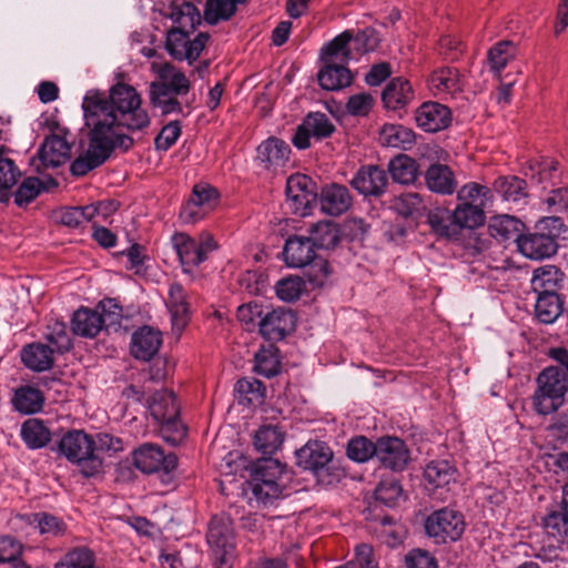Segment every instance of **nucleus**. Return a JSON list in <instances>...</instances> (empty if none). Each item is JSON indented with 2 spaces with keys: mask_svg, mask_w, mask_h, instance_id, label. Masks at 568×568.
<instances>
[{
  "mask_svg": "<svg viewBox=\"0 0 568 568\" xmlns=\"http://www.w3.org/2000/svg\"><path fill=\"white\" fill-rule=\"evenodd\" d=\"M29 524L34 526L38 529L40 535L45 538H55L63 536L67 531L65 523L49 513H36L31 514L29 517Z\"/></svg>",
  "mask_w": 568,
  "mask_h": 568,
  "instance_id": "49",
  "label": "nucleus"
},
{
  "mask_svg": "<svg viewBox=\"0 0 568 568\" xmlns=\"http://www.w3.org/2000/svg\"><path fill=\"white\" fill-rule=\"evenodd\" d=\"M378 141L383 146L405 150L415 143V133L399 124H385L379 131Z\"/></svg>",
  "mask_w": 568,
  "mask_h": 568,
  "instance_id": "40",
  "label": "nucleus"
},
{
  "mask_svg": "<svg viewBox=\"0 0 568 568\" xmlns=\"http://www.w3.org/2000/svg\"><path fill=\"white\" fill-rule=\"evenodd\" d=\"M281 361L278 348L274 345L262 347L255 354L254 371L267 378L273 377L280 373Z\"/></svg>",
  "mask_w": 568,
  "mask_h": 568,
  "instance_id": "50",
  "label": "nucleus"
},
{
  "mask_svg": "<svg viewBox=\"0 0 568 568\" xmlns=\"http://www.w3.org/2000/svg\"><path fill=\"white\" fill-rule=\"evenodd\" d=\"M324 68L318 72L320 85L327 91L341 90L352 82V75L345 64L324 61Z\"/></svg>",
  "mask_w": 568,
  "mask_h": 568,
  "instance_id": "31",
  "label": "nucleus"
},
{
  "mask_svg": "<svg viewBox=\"0 0 568 568\" xmlns=\"http://www.w3.org/2000/svg\"><path fill=\"white\" fill-rule=\"evenodd\" d=\"M352 205V196L346 186L331 184L325 186L321 193L322 211L332 216L345 213Z\"/></svg>",
  "mask_w": 568,
  "mask_h": 568,
  "instance_id": "25",
  "label": "nucleus"
},
{
  "mask_svg": "<svg viewBox=\"0 0 568 568\" xmlns=\"http://www.w3.org/2000/svg\"><path fill=\"white\" fill-rule=\"evenodd\" d=\"M393 206L398 214L405 217L418 213L424 207L422 196L415 192H406L395 197Z\"/></svg>",
  "mask_w": 568,
  "mask_h": 568,
  "instance_id": "63",
  "label": "nucleus"
},
{
  "mask_svg": "<svg viewBox=\"0 0 568 568\" xmlns=\"http://www.w3.org/2000/svg\"><path fill=\"white\" fill-rule=\"evenodd\" d=\"M417 126L425 132H438L452 122L449 108L438 102H425L415 112Z\"/></svg>",
  "mask_w": 568,
  "mask_h": 568,
  "instance_id": "16",
  "label": "nucleus"
},
{
  "mask_svg": "<svg viewBox=\"0 0 568 568\" xmlns=\"http://www.w3.org/2000/svg\"><path fill=\"white\" fill-rule=\"evenodd\" d=\"M172 246L185 273L202 264L207 255L216 248V243L210 233H201L196 239L181 232L175 233Z\"/></svg>",
  "mask_w": 568,
  "mask_h": 568,
  "instance_id": "6",
  "label": "nucleus"
},
{
  "mask_svg": "<svg viewBox=\"0 0 568 568\" xmlns=\"http://www.w3.org/2000/svg\"><path fill=\"white\" fill-rule=\"evenodd\" d=\"M516 51L515 44L510 41H500L496 43L488 51V63L490 70L499 77L508 62L515 58Z\"/></svg>",
  "mask_w": 568,
  "mask_h": 568,
  "instance_id": "53",
  "label": "nucleus"
},
{
  "mask_svg": "<svg viewBox=\"0 0 568 568\" xmlns=\"http://www.w3.org/2000/svg\"><path fill=\"white\" fill-rule=\"evenodd\" d=\"M219 193L210 185H195L187 203L181 210V219L185 223H194L203 219L217 203Z\"/></svg>",
  "mask_w": 568,
  "mask_h": 568,
  "instance_id": "11",
  "label": "nucleus"
},
{
  "mask_svg": "<svg viewBox=\"0 0 568 568\" xmlns=\"http://www.w3.org/2000/svg\"><path fill=\"white\" fill-rule=\"evenodd\" d=\"M234 539L235 535L231 517L225 514L213 516L206 535V540L211 549L214 552L233 555Z\"/></svg>",
  "mask_w": 568,
  "mask_h": 568,
  "instance_id": "12",
  "label": "nucleus"
},
{
  "mask_svg": "<svg viewBox=\"0 0 568 568\" xmlns=\"http://www.w3.org/2000/svg\"><path fill=\"white\" fill-rule=\"evenodd\" d=\"M286 202L292 212L298 215H307L312 203L316 200L315 185L304 174H293L286 181Z\"/></svg>",
  "mask_w": 568,
  "mask_h": 568,
  "instance_id": "9",
  "label": "nucleus"
},
{
  "mask_svg": "<svg viewBox=\"0 0 568 568\" xmlns=\"http://www.w3.org/2000/svg\"><path fill=\"white\" fill-rule=\"evenodd\" d=\"M494 190L504 201L520 203L527 197L526 181L518 176H500L494 182Z\"/></svg>",
  "mask_w": 568,
  "mask_h": 568,
  "instance_id": "48",
  "label": "nucleus"
},
{
  "mask_svg": "<svg viewBox=\"0 0 568 568\" xmlns=\"http://www.w3.org/2000/svg\"><path fill=\"white\" fill-rule=\"evenodd\" d=\"M376 500L394 507L403 498V488L397 479H383L375 489Z\"/></svg>",
  "mask_w": 568,
  "mask_h": 568,
  "instance_id": "59",
  "label": "nucleus"
},
{
  "mask_svg": "<svg viewBox=\"0 0 568 568\" xmlns=\"http://www.w3.org/2000/svg\"><path fill=\"white\" fill-rule=\"evenodd\" d=\"M115 211L113 203L99 202L88 206H74L63 210L60 214V221L69 227H78L85 222L92 221L95 216L103 215Z\"/></svg>",
  "mask_w": 568,
  "mask_h": 568,
  "instance_id": "21",
  "label": "nucleus"
},
{
  "mask_svg": "<svg viewBox=\"0 0 568 568\" xmlns=\"http://www.w3.org/2000/svg\"><path fill=\"white\" fill-rule=\"evenodd\" d=\"M162 344L161 332L150 326L135 331L131 338V354L142 361H150Z\"/></svg>",
  "mask_w": 568,
  "mask_h": 568,
  "instance_id": "20",
  "label": "nucleus"
},
{
  "mask_svg": "<svg viewBox=\"0 0 568 568\" xmlns=\"http://www.w3.org/2000/svg\"><path fill=\"white\" fill-rule=\"evenodd\" d=\"M353 32L346 30L322 48L323 61L347 64L353 59Z\"/></svg>",
  "mask_w": 568,
  "mask_h": 568,
  "instance_id": "33",
  "label": "nucleus"
},
{
  "mask_svg": "<svg viewBox=\"0 0 568 568\" xmlns=\"http://www.w3.org/2000/svg\"><path fill=\"white\" fill-rule=\"evenodd\" d=\"M335 125L329 118L322 112H311L296 128L292 143L300 150L308 149L312 144V139L320 141L333 134Z\"/></svg>",
  "mask_w": 568,
  "mask_h": 568,
  "instance_id": "8",
  "label": "nucleus"
},
{
  "mask_svg": "<svg viewBox=\"0 0 568 568\" xmlns=\"http://www.w3.org/2000/svg\"><path fill=\"white\" fill-rule=\"evenodd\" d=\"M428 224L434 233L458 240L463 230H474L485 224L486 215L481 209L457 204L453 211L436 209L428 214Z\"/></svg>",
  "mask_w": 568,
  "mask_h": 568,
  "instance_id": "2",
  "label": "nucleus"
},
{
  "mask_svg": "<svg viewBox=\"0 0 568 568\" xmlns=\"http://www.w3.org/2000/svg\"><path fill=\"white\" fill-rule=\"evenodd\" d=\"M426 534L438 544L458 540L465 530L462 513L444 507L433 511L425 520Z\"/></svg>",
  "mask_w": 568,
  "mask_h": 568,
  "instance_id": "7",
  "label": "nucleus"
},
{
  "mask_svg": "<svg viewBox=\"0 0 568 568\" xmlns=\"http://www.w3.org/2000/svg\"><path fill=\"white\" fill-rule=\"evenodd\" d=\"M149 409L168 442L178 444L185 437L186 428L179 419L180 409L172 392L162 389L154 393Z\"/></svg>",
  "mask_w": 568,
  "mask_h": 568,
  "instance_id": "5",
  "label": "nucleus"
},
{
  "mask_svg": "<svg viewBox=\"0 0 568 568\" xmlns=\"http://www.w3.org/2000/svg\"><path fill=\"white\" fill-rule=\"evenodd\" d=\"M386 172L377 165L362 166L351 181L352 186L365 196H379L387 187Z\"/></svg>",
  "mask_w": 568,
  "mask_h": 568,
  "instance_id": "15",
  "label": "nucleus"
},
{
  "mask_svg": "<svg viewBox=\"0 0 568 568\" xmlns=\"http://www.w3.org/2000/svg\"><path fill=\"white\" fill-rule=\"evenodd\" d=\"M424 478L432 491L439 488L449 490V486L457 480V469L448 460H432L424 469Z\"/></svg>",
  "mask_w": 568,
  "mask_h": 568,
  "instance_id": "24",
  "label": "nucleus"
},
{
  "mask_svg": "<svg viewBox=\"0 0 568 568\" xmlns=\"http://www.w3.org/2000/svg\"><path fill=\"white\" fill-rule=\"evenodd\" d=\"M332 457V450L322 442H308L296 450L297 465L310 470L324 468L331 462Z\"/></svg>",
  "mask_w": 568,
  "mask_h": 568,
  "instance_id": "22",
  "label": "nucleus"
},
{
  "mask_svg": "<svg viewBox=\"0 0 568 568\" xmlns=\"http://www.w3.org/2000/svg\"><path fill=\"white\" fill-rule=\"evenodd\" d=\"M564 301L559 294L537 295L535 314L544 324H552L562 313Z\"/></svg>",
  "mask_w": 568,
  "mask_h": 568,
  "instance_id": "46",
  "label": "nucleus"
},
{
  "mask_svg": "<svg viewBox=\"0 0 568 568\" xmlns=\"http://www.w3.org/2000/svg\"><path fill=\"white\" fill-rule=\"evenodd\" d=\"M491 197V190L476 182L466 183L457 191L459 204L475 206L481 210H485L486 204Z\"/></svg>",
  "mask_w": 568,
  "mask_h": 568,
  "instance_id": "47",
  "label": "nucleus"
},
{
  "mask_svg": "<svg viewBox=\"0 0 568 568\" xmlns=\"http://www.w3.org/2000/svg\"><path fill=\"white\" fill-rule=\"evenodd\" d=\"M276 295L285 302H293L300 298L305 290L304 281L298 276H290L280 280L275 286Z\"/></svg>",
  "mask_w": 568,
  "mask_h": 568,
  "instance_id": "61",
  "label": "nucleus"
},
{
  "mask_svg": "<svg viewBox=\"0 0 568 568\" xmlns=\"http://www.w3.org/2000/svg\"><path fill=\"white\" fill-rule=\"evenodd\" d=\"M70 463L79 466L85 477L97 475L102 468V460L95 455L94 440L83 430L72 429L67 432L52 447Z\"/></svg>",
  "mask_w": 568,
  "mask_h": 568,
  "instance_id": "4",
  "label": "nucleus"
},
{
  "mask_svg": "<svg viewBox=\"0 0 568 568\" xmlns=\"http://www.w3.org/2000/svg\"><path fill=\"white\" fill-rule=\"evenodd\" d=\"M70 150V144L64 138L53 134L42 143L39 156L44 166L57 168L69 160Z\"/></svg>",
  "mask_w": 568,
  "mask_h": 568,
  "instance_id": "29",
  "label": "nucleus"
},
{
  "mask_svg": "<svg viewBox=\"0 0 568 568\" xmlns=\"http://www.w3.org/2000/svg\"><path fill=\"white\" fill-rule=\"evenodd\" d=\"M524 227L521 221L511 215L494 216L489 223L488 230L490 235L499 242L515 241L521 236L520 232Z\"/></svg>",
  "mask_w": 568,
  "mask_h": 568,
  "instance_id": "38",
  "label": "nucleus"
},
{
  "mask_svg": "<svg viewBox=\"0 0 568 568\" xmlns=\"http://www.w3.org/2000/svg\"><path fill=\"white\" fill-rule=\"evenodd\" d=\"M11 402L17 412L30 415L42 409L44 396L42 392L36 387L21 386L16 389Z\"/></svg>",
  "mask_w": 568,
  "mask_h": 568,
  "instance_id": "39",
  "label": "nucleus"
},
{
  "mask_svg": "<svg viewBox=\"0 0 568 568\" xmlns=\"http://www.w3.org/2000/svg\"><path fill=\"white\" fill-rule=\"evenodd\" d=\"M377 442L373 443L365 437H356L348 442L347 456L358 463H364L372 457L376 458Z\"/></svg>",
  "mask_w": 568,
  "mask_h": 568,
  "instance_id": "60",
  "label": "nucleus"
},
{
  "mask_svg": "<svg viewBox=\"0 0 568 568\" xmlns=\"http://www.w3.org/2000/svg\"><path fill=\"white\" fill-rule=\"evenodd\" d=\"M428 190L442 195H452L457 189V180L453 170L440 163L429 165L425 172Z\"/></svg>",
  "mask_w": 568,
  "mask_h": 568,
  "instance_id": "23",
  "label": "nucleus"
},
{
  "mask_svg": "<svg viewBox=\"0 0 568 568\" xmlns=\"http://www.w3.org/2000/svg\"><path fill=\"white\" fill-rule=\"evenodd\" d=\"M53 349L42 343H31L21 351V361L33 372H44L53 366Z\"/></svg>",
  "mask_w": 568,
  "mask_h": 568,
  "instance_id": "30",
  "label": "nucleus"
},
{
  "mask_svg": "<svg viewBox=\"0 0 568 568\" xmlns=\"http://www.w3.org/2000/svg\"><path fill=\"white\" fill-rule=\"evenodd\" d=\"M542 526L548 537H552L557 542L568 537V516L565 510L549 511L542 519Z\"/></svg>",
  "mask_w": 568,
  "mask_h": 568,
  "instance_id": "56",
  "label": "nucleus"
},
{
  "mask_svg": "<svg viewBox=\"0 0 568 568\" xmlns=\"http://www.w3.org/2000/svg\"><path fill=\"white\" fill-rule=\"evenodd\" d=\"M44 338L53 353L63 354L72 347L71 336L65 323L53 317L48 321Z\"/></svg>",
  "mask_w": 568,
  "mask_h": 568,
  "instance_id": "44",
  "label": "nucleus"
},
{
  "mask_svg": "<svg viewBox=\"0 0 568 568\" xmlns=\"http://www.w3.org/2000/svg\"><path fill=\"white\" fill-rule=\"evenodd\" d=\"M84 119L91 126L89 148L77 158L70 171L82 176L103 164L115 148L129 150L133 140L122 132L142 131L150 125V116L142 108L140 93L125 83L114 84L109 95L89 91L82 103Z\"/></svg>",
  "mask_w": 568,
  "mask_h": 568,
  "instance_id": "1",
  "label": "nucleus"
},
{
  "mask_svg": "<svg viewBox=\"0 0 568 568\" xmlns=\"http://www.w3.org/2000/svg\"><path fill=\"white\" fill-rule=\"evenodd\" d=\"M290 153V145L277 138H270L257 148V159L268 170L284 166Z\"/></svg>",
  "mask_w": 568,
  "mask_h": 568,
  "instance_id": "28",
  "label": "nucleus"
},
{
  "mask_svg": "<svg viewBox=\"0 0 568 568\" xmlns=\"http://www.w3.org/2000/svg\"><path fill=\"white\" fill-rule=\"evenodd\" d=\"M176 94L170 93L163 85H150L149 98L153 108L162 115L183 114V108Z\"/></svg>",
  "mask_w": 568,
  "mask_h": 568,
  "instance_id": "45",
  "label": "nucleus"
},
{
  "mask_svg": "<svg viewBox=\"0 0 568 568\" xmlns=\"http://www.w3.org/2000/svg\"><path fill=\"white\" fill-rule=\"evenodd\" d=\"M176 456L165 455L159 445L146 443L133 452V464L145 474H153L160 470L171 471L176 467Z\"/></svg>",
  "mask_w": 568,
  "mask_h": 568,
  "instance_id": "10",
  "label": "nucleus"
},
{
  "mask_svg": "<svg viewBox=\"0 0 568 568\" xmlns=\"http://www.w3.org/2000/svg\"><path fill=\"white\" fill-rule=\"evenodd\" d=\"M413 97L412 85L403 78L393 79L382 93L384 105L389 110L405 106Z\"/></svg>",
  "mask_w": 568,
  "mask_h": 568,
  "instance_id": "35",
  "label": "nucleus"
},
{
  "mask_svg": "<svg viewBox=\"0 0 568 568\" xmlns=\"http://www.w3.org/2000/svg\"><path fill=\"white\" fill-rule=\"evenodd\" d=\"M42 190L43 183L39 178H27L18 187L14 195V202L19 206L29 204L41 193Z\"/></svg>",
  "mask_w": 568,
  "mask_h": 568,
  "instance_id": "64",
  "label": "nucleus"
},
{
  "mask_svg": "<svg viewBox=\"0 0 568 568\" xmlns=\"http://www.w3.org/2000/svg\"><path fill=\"white\" fill-rule=\"evenodd\" d=\"M284 432L275 425L260 427L254 436V446L263 455L275 454L283 445Z\"/></svg>",
  "mask_w": 568,
  "mask_h": 568,
  "instance_id": "41",
  "label": "nucleus"
},
{
  "mask_svg": "<svg viewBox=\"0 0 568 568\" xmlns=\"http://www.w3.org/2000/svg\"><path fill=\"white\" fill-rule=\"evenodd\" d=\"M315 248L332 250L341 241V230L332 221H321L312 226L311 236Z\"/></svg>",
  "mask_w": 568,
  "mask_h": 568,
  "instance_id": "43",
  "label": "nucleus"
},
{
  "mask_svg": "<svg viewBox=\"0 0 568 568\" xmlns=\"http://www.w3.org/2000/svg\"><path fill=\"white\" fill-rule=\"evenodd\" d=\"M237 400L242 405H258L265 396V387L255 378H242L235 385Z\"/></svg>",
  "mask_w": 568,
  "mask_h": 568,
  "instance_id": "51",
  "label": "nucleus"
},
{
  "mask_svg": "<svg viewBox=\"0 0 568 568\" xmlns=\"http://www.w3.org/2000/svg\"><path fill=\"white\" fill-rule=\"evenodd\" d=\"M20 437L29 449L37 450L52 440V430L44 420L32 417L22 423Z\"/></svg>",
  "mask_w": 568,
  "mask_h": 568,
  "instance_id": "27",
  "label": "nucleus"
},
{
  "mask_svg": "<svg viewBox=\"0 0 568 568\" xmlns=\"http://www.w3.org/2000/svg\"><path fill=\"white\" fill-rule=\"evenodd\" d=\"M428 87L434 95L453 97L462 92L464 88V78L456 68L444 67L435 70L430 74Z\"/></svg>",
  "mask_w": 568,
  "mask_h": 568,
  "instance_id": "19",
  "label": "nucleus"
},
{
  "mask_svg": "<svg viewBox=\"0 0 568 568\" xmlns=\"http://www.w3.org/2000/svg\"><path fill=\"white\" fill-rule=\"evenodd\" d=\"M558 162L552 159H542L540 161H531L525 172L537 184L554 183L558 178Z\"/></svg>",
  "mask_w": 568,
  "mask_h": 568,
  "instance_id": "52",
  "label": "nucleus"
},
{
  "mask_svg": "<svg viewBox=\"0 0 568 568\" xmlns=\"http://www.w3.org/2000/svg\"><path fill=\"white\" fill-rule=\"evenodd\" d=\"M168 16L173 21L176 29L194 30L201 22V14L197 8L186 1H173L170 4Z\"/></svg>",
  "mask_w": 568,
  "mask_h": 568,
  "instance_id": "37",
  "label": "nucleus"
},
{
  "mask_svg": "<svg viewBox=\"0 0 568 568\" xmlns=\"http://www.w3.org/2000/svg\"><path fill=\"white\" fill-rule=\"evenodd\" d=\"M71 325L75 335L92 338L103 328V318L98 311L81 307L74 312Z\"/></svg>",
  "mask_w": 568,
  "mask_h": 568,
  "instance_id": "32",
  "label": "nucleus"
},
{
  "mask_svg": "<svg viewBox=\"0 0 568 568\" xmlns=\"http://www.w3.org/2000/svg\"><path fill=\"white\" fill-rule=\"evenodd\" d=\"M166 305L172 316L173 326L179 329L184 328L189 321V303L185 290L180 283L174 282L170 285Z\"/></svg>",
  "mask_w": 568,
  "mask_h": 568,
  "instance_id": "34",
  "label": "nucleus"
},
{
  "mask_svg": "<svg viewBox=\"0 0 568 568\" xmlns=\"http://www.w3.org/2000/svg\"><path fill=\"white\" fill-rule=\"evenodd\" d=\"M284 487V481L252 479V493L257 500L264 504L280 498L283 495Z\"/></svg>",
  "mask_w": 568,
  "mask_h": 568,
  "instance_id": "58",
  "label": "nucleus"
},
{
  "mask_svg": "<svg viewBox=\"0 0 568 568\" xmlns=\"http://www.w3.org/2000/svg\"><path fill=\"white\" fill-rule=\"evenodd\" d=\"M284 262L290 267H304L316 258L312 239L301 235L290 236L283 248Z\"/></svg>",
  "mask_w": 568,
  "mask_h": 568,
  "instance_id": "17",
  "label": "nucleus"
},
{
  "mask_svg": "<svg viewBox=\"0 0 568 568\" xmlns=\"http://www.w3.org/2000/svg\"><path fill=\"white\" fill-rule=\"evenodd\" d=\"M11 150L0 145V192L10 190L21 176V171L9 156Z\"/></svg>",
  "mask_w": 568,
  "mask_h": 568,
  "instance_id": "54",
  "label": "nucleus"
},
{
  "mask_svg": "<svg viewBox=\"0 0 568 568\" xmlns=\"http://www.w3.org/2000/svg\"><path fill=\"white\" fill-rule=\"evenodd\" d=\"M519 252L530 260L550 257L557 252L555 237L544 233H528L517 239Z\"/></svg>",
  "mask_w": 568,
  "mask_h": 568,
  "instance_id": "18",
  "label": "nucleus"
},
{
  "mask_svg": "<svg viewBox=\"0 0 568 568\" xmlns=\"http://www.w3.org/2000/svg\"><path fill=\"white\" fill-rule=\"evenodd\" d=\"M536 385L531 404L538 415H550L564 405L568 392V376L560 367L544 368L536 378Z\"/></svg>",
  "mask_w": 568,
  "mask_h": 568,
  "instance_id": "3",
  "label": "nucleus"
},
{
  "mask_svg": "<svg viewBox=\"0 0 568 568\" xmlns=\"http://www.w3.org/2000/svg\"><path fill=\"white\" fill-rule=\"evenodd\" d=\"M565 274L555 265H542L534 271L531 288L537 295L558 294Z\"/></svg>",
  "mask_w": 568,
  "mask_h": 568,
  "instance_id": "26",
  "label": "nucleus"
},
{
  "mask_svg": "<svg viewBox=\"0 0 568 568\" xmlns=\"http://www.w3.org/2000/svg\"><path fill=\"white\" fill-rule=\"evenodd\" d=\"M376 459L386 468L403 470L410 460L406 444L397 437H382L377 440Z\"/></svg>",
  "mask_w": 568,
  "mask_h": 568,
  "instance_id": "13",
  "label": "nucleus"
},
{
  "mask_svg": "<svg viewBox=\"0 0 568 568\" xmlns=\"http://www.w3.org/2000/svg\"><path fill=\"white\" fill-rule=\"evenodd\" d=\"M294 326V315L284 308H276L264 313L258 322V332L267 341H281Z\"/></svg>",
  "mask_w": 568,
  "mask_h": 568,
  "instance_id": "14",
  "label": "nucleus"
},
{
  "mask_svg": "<svg viewBox=\"0 0 568 568\" xmlns=\"http://www.w3.org/2000/svg\"><path fill=\"white\" fill-rule=\"evenodd\" d=\"M236 11L234 0H207L204 9V19L210 24L230 19Z\"/></svg>",
  "mask_w": 568,
  "mask_h": 568,
  "instance_id": "57",
  "label": "nucleus"
},
{
  "mask_svg": "<svg viewBox=\"0 0 568 568\" xmlns=\"http://www.w3.org/2000/svg\"><path fill=\"white\" fill-rule=\"evenodd\" d=\"M150 85H163L166 91L176 95L186 94L191 88L186 75L170 63L160 68L159 81L151 82Z\"/></svg>",
  "mask_w": 568,
  "mask_h": 568,
  "instance_id": "36",
  "label": "nucleus"
},
{
  "mask_svg": "<svg viewBox=\"0 0 568 568\" xmlns=\"http://www.w3.org/2000/svg\"><path fill=\"white\" fill-rule=\"evenodd\" d=\"M194 30L172 28L166 36V50L176 60H183L187 45L189 34Z\"/></svg>",
  "mask_w": 568,
  "mask_h": 568,
  "instance_id": "62",
  "label": "nucleus"
},
{
  "mask_svg": "<svg viewBox=\"0 0 568 568\" xmlns=\"http://www.w3.org/2000/svg\"><path fill=\"white\" fill-rule=\"evenodd\" d=\"M95 565L94 552L87 547H75L55 564L54 568H92Z\"/></svg>",
  "mask_w": 568,
  "mask_h": 568,
  "instance_id": "55",
  "label": "nucleus"
},
{
  "mask_svg": "<svg viewBox=\"0 0 568 568\" xmlns=\"http://www.w3.org/2000/svg\"><path fill=\"white\" fill-rule=\"evenodd\" d=\"M388 171L394 182L412 184L418 176L417 162L406 154H399L389 161Z\"/></svg>",
  "mask_w": 568,
  "mask_h": 568,
  "instance_id": "42",
  "label": "nucleus"
}]
</instances>
